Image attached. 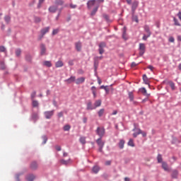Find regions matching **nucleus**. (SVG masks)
<instances>
[{"mask_svg":"<svg viewBox=\"0 0 181 181\" xmlns=\"http://www.w3.org/2000/svg\"><path fill=\"white\" fill-rule=\"evenodd\" d=\"M97 135L100 136V138H103L105 134V129L103 127H98L96 129Z\"/></svg>","mask_w":181,"mask_h":181,"instance_id":"nucleus-1","label":"nucleus"},{"mask_svg":"<svg viewBox=\"0 0 181 181\" xmlns=\"http://www.w3.org/2000/svg\"><path fill=\"white\" fill-rule=\"evenodd\" d=\"M44 115L46 119H50L54 115V110L45 111Z\"/></svg>","mask_w":181,"mask_h":181,"instance_id":"nucleus-2","label":"nucleus"},{"mask_svg":"<svg viewBox=\"0 0 181 181\" xmlns=\"http://www.w3.org/2000/svg\"><path fill=\"white\" fill-rule=\"evenodd\" d=\"M102 137H100L99 139H97L96 144H98L99 146V151L103 152V148H104L105 142L101 140Z\"/></svg>","mask_w":181,"mask_h":181,"instance_id":"nucleus-3","label":"nucleus"},{"mask_svg":"<svg viewBox=\"0 0 181 181\" xmlns=\"http://www.w3.org/2000/svg\"><path fill=\"white\" fill-rule=\"evenodd\" d=\"M146 49V47H145V44L144 43L139 44V50L140 56H144V54H145Z\"/></svg>","mask_w":181,"mask_h":181,"instance_id":"nucleus-4","label":"nucleus"},{"mask_svg":"<svg viewBox=\"0 0 181 181\" xmlns=\"http://www.w3.org/2000/svg\"><path fill=\"white\" fill-rule=\"evenodd\" d=\"M50 27H47L41 30V35L39 37V40H42V38L45 36V33H49Z\"/></svg>","mask_w":181,"mask_h":181,"instance_id":"nucleus-5","label":"nucleus"},{"mask_svg":"<svg viewBox=\"0 0 181 181\" xmlns=\"http://www.w3.org/2000/svg\"><path fill=\"white\" fill-rule=\"evenodd\" d=\"M58 7L57 6H51L49 7L48 11L51 13H56L57 12Z\"/></svg>","mask_w":181,"mask_h":181,"instance_id":"nucleus-6","label":"nucleus"},{"mask_svg":"<svg viewBox=\"0 0 181 181\" xmlns=\"http://www.w3.org/2000/svg\"><path fill=\"white\" fill-rule=\"evenodd\" d=\"M40 54L41 56L46 54V45H45V44L40 45Z\"/></svg>","mask_w":181,"mask_h":181,"instance_id":"nucleus-7","label":"nucleus"},{"mask_svg":"<svg viewBox=\"0 0 181 181\" xmlns=\"http://www.w3.org/2000/svg\"><path fill=\"white\" fill-rule=\"evenodd\" d=\"M95 5V0H89L87 2V7L88 9H91L93 6Z\"/></svg>","mask_w":181,"mask_h":181,"instance_id":"nucleus-8","label":"nucleus"},{"mask_svg":"<svg viewBox=\"0 0 181 181\" xmlns=\"http://www.w3.org/2000/svg\"><path fill=\"white\" fill-rule=\"evenodd\" d=\"M162 168L163 170L165 172H169L170 170L169 169V165H168V163L166 162H162Z\"/></svg>","mask_w":181,"mask_h":181,"instance_id":"nucleus-9","label":"nucleus"},{"mask_svg":"<svg viewBox=\"0 0 181 181\" xmlns=\"http://www.w3.org/2000/svg\"><path fill=\"white\" fill-rule=\"evenodd\" d=\"M75 47L77 52H81V47H82L81 42H76Z\"/></svg>","mask_w":181,"mask_h":181,"instance_id":"nucleus-10","label":"nucleus"},{"mask_svg":"<svg viewBox=\"0 0 181 181\" xmlns=\"http://www.w3.org/2000/svg\"><path fill=\"white\" fill-rule=\"evenodd\" d=\"M144 29L145 32L147 33V35H148V36H151L152 35V33L151 32V28H149V25H144Z\"/></svg>","mask_w":181,"mask_h":181,"instance_id":"nucleus-11","label":"nucleus"},{"mask_svg":"<svg viewBox=\"0 0 181 181\" xmlns=\"http://www.w3.org/2000/svg\"><path fill=\"white\" fill-rule=\"evenodd\" d=\"M86 110H95V107H93V103H91V101L88 102Z\"/></svg>","mask_w":181,"mask_h":181,"instance_id":"nucleus-12","label":"nucleus"},{"mask_svg":"<svg viewBox=\"0 0 181 181\" xmlns=\"http://www.w3.org/2000/svg\"><path fill=\"white\" fill-rule=\"evenodd\" d=\"M86 81V78L84 77H81L76 79V84H83Z\"/></svg>","mask_w":181,"mask_h":181,"instance_id":"nucleus-13","label":"nucleus"},{"mask_svg":"<svg viewBox=\"0 0 181 181\" xmlns=\"http://www.w3.org/2000/svg\"><path fill=\"white\" fill-rule=\"evenodd\" d=\"M74 81H76V76H71L69 78L65 80V83H68V84H71V83Z\"/></svg>","mask_w":181,"mask_h":181,"instance_id":"nucleus-14","label":"nucleus"},{"mask_svg":"<svg viewBox=\"0 0 181 181\" xmlns=\"http://www.w3.org/2000/svg\"><path fill=\"white\" fill-rule=\"evenodd\" d=\"M63 66H64V64L62 60H59L55 63V67H57V69H59V67H63Z\"/></svg>","mask_w":181,"mask_h":181,"instance_id":"nucleus-15","label":"nucleus"},{"mask_svg":"<svg viewBox=\"0 0 181 181\" xmlns=\"http://www.w3.org/2000/svg\"><path fill=\"white\" fill-rule=\"evenodd\" d=\"M30 169H32V170H36V169H37V163H36V161L31 163Z\"/></svg>","mask_w":181,"mask_h":181,"instance_id":"nucleus-16","label":"nucleus"},{"mask_svg":"<svg viewBox=\"0 0 181 181\" xmlns=\"http://www.w3.org/2000/svg\"><path fill=\"white\" fill-rule=\"evenodd\" d=\"M143 81H144V84L149 86V78L145 74L143 75Z\"/></svg>","mask_w":181,"mask_h":181,"instance_id":"nucleus-17","label":"nucleus"},{"mask_svg":"<svg viewBox=\"0 0 181 181\" xmlns=\"http://www.w3.org/2000/svg\"><path fill=\"white\" fill-rule=\"evenodd\" d=\"M64 4V1L63 0H55V5H57V6H62V5Z\"/></svg>","mask_w":181,"mask_h":181,"instance_id":"nucleus-18","label":"nucleus"},{"mask_svg":"<svg viewBox=\"0 0 181 181\" xmlns=\"http://www.w3.org/2000/svg\"><path fill=\"white\" fill-rule=\"evenodd\" d=\"M140 91H141V93H142V94H144V95H146L147 97H149V95H151V94H148L147 93L146 88H140Z\"/></svg>","mask_w":181,"mask_h":181,"instance_id":"nucleus-19","label":"nucleus"},{"mask_svg":"<svg viewBox=\"0 0 181 181\" xmlns=\"http://www.w3.org/2000/svg\"><path fill=\"white\" fill-rule=\"evenodd\" d=\"M179 175V172L177 170H174L172 173V177L173 179L177 178V175Z\"/></svg>","mask_w":181,"mask_h":181,"instance_id":"nucleus-20","label":"nucleus"},{"mask_svg":"<svg viewBox=\"0 0 181 181\" xmlns=\"http://www.w3.org/2000/svg\"><path fill=\"white\" fill-rule=\"evenodd\" d=\"M124 145H125V141L121 139L119 142V147L120 149H124Z\"/></svg>","mask_w":181,"mask_h":181,"instance_id":"nucleus-21","label":"nucleus"},{"mask_svg":"<svg viewBox=\"0 0 181 181\" xmlns=\"http://www.w3.org/2000/svg\"><path fill=\"white\" fill-rule=\"evenodd\" d=\"M92 172L93 173H98L100 172V167L95 165L92 169Z\"/></svg>","mask_w":181,"mask_h":181,"instance_id":"nucleus-22","label":"nucleus"},{"mask_svg":"<svg viewBox=\"0 0 181 181\" xmlns=\"http://www.w3.org/2000/svg\"><path fill=\"white\" fill-rule=\"evenodd\" d=\"M26 180L27 181H33L35 180V175H29L26 177Z\"/></svg>","mask_w":181,"mask_h":181,"instance_id":"nucleus-23","label":"nucleus"},{"mask_svg":"<svg viewBox=\"0 0 181 181\" xmlns=\"http://www.w3.org/2000/svg\"><path fill=\"white\" fill-rule=\"evenodd\" d=\"M123 34H122V38L124 39V40H127L128 37H127V28L124 27L123 28Z\"/></svg>","mask_w":181,"mask_h":181,"instance_id":"nucleus-24","label":"nucleus"},{"mask_svg":"<svg viewBox=\"0 0 181 181\" xmlns=\"http://www.w3.org/2000/svg\"><path fill=\"white\" fill-rule=\"evenodd\" d=\"M98 8L99 6H98L93 9L92 12L90 13L91 16H94V15L97 13V11H98Z\"/></svg>","mask_w":181,"mask_h":181,"instance_id":"nucleus-25","label":"nucleus"},{"mask_svg":"<svg viewBox=\"0 0 181 181\" xmlns=\"http://www.w3.org/2000/svg\"><path fill=\"white\" fill-rule=\"evenodd\" d=\"M43 65L46 66V67H52V62L50 61H45Z\"/></svg>","mask_w":181,"mask_h":181,"instance_id":"nucleus-26","label":"nucleus"},{"mask_svg":"<svg viewBox=\"0 0 181 181\" xmlns=\"http://www.w3.org/2000/svg\"><path fill=\"white\" fill-rule=\"evenodd\" d=\"M157 160H158V163H162V162H163V158H162V156L161 154H158L157 156Z\"/></svg>","mask_w":181,"mask_h":181,"instance_id":"nucleus-27","label":"nucleus"},{"mask_svg":"<svg viewBox=\"0 0 181 181\" xmlns=\"http://www.w3.org/2000/svg\"><path fill=\"white\" fill-rule=\"evenodd\" d=\"M101 106V100H96L94 103V107H95V108H97V107H100Z\"/></svg>","mask_w":181,"mask_h":181,"instance_id":"nucleus-28","label":"nucleus"},{"mask_svg":"<svg viewBox=\"0 0 181 181\" xmlns=\"http://www.w3.org/2000/svg\"><path fill=\"white\" fill-rule=\"evenodd\" d=\"M60 162L62 165H69L70 163V159H69L68 160L62 159L60 160Z\"/></svg>","mask_w":181,"mask_h":181,"instance_id":"nucleus-29","label":"nucleus"},{"mask_svg":"<svg viewBox=\"0 0 181 181\" xmlns=\"http://www.w3.org/2000/svg\"><path fill=\"white\" fill-rule=\"evenodd\" d=\"M79 142H81V144H82V145H85L86 144V137L85 136H82L79 139Z\"/></svg>","mask_w":181,"mask_h":181,"instance_id":"nucleus-30","label":"nucleus"},{"mask_svg":"<svg viewBox=\"0 0 181 181\" xmlns=\"http://www.w3.org/2000/svg\"><path fill=\"white\" fill-rule=\"evenodd\" d=\"M32 104L34 107H39V102L37 100H33Z\"/></svg>","mask_w":181,"mask_h":181,"instance_id":"nucleus-31","label":"nucleus"},{"mask_svg":"<svg viewBox=\"0 0 181 181\" xmlns=\"http://www.w3.org/2000/svg\"><path fill=\"white\" fill-rule=\"evenodd\" d=\"M21 53H22V50H21V49H16V55L17 57H19V56H21Z\"/></svg>","mask_w":181,"mask_h":181,"instance_id":"nucleus-32","label":"nucleus"},{"mask_svg":"<svg viewBox=\"0 0 181 181\" xmlns=\"http://www.w3.org/2000/svg\"><path fill=\"white\" fill-rule=\"evenodd\" d=\"M129 146H135V144H134V140L132 139H130L129 142H128Z\"/></svg>","mask_w":181,"mask_h":181,"instance_id":"nucleus-33","label":"nucleus"},{"mask_svg":"<svg viewBox=\"0 0 181 181\" xmlns=\"http://www.w3.org/2000/svg\"><path fill=\"white\" fill-rule=\"evenodd\" d=\"M129 98L130 101H134V93L132 92H129Z\"/></svg>","mask_w":181,"mask_h":181,"instance_id":"nucleus-34","label":"nucleus"},{"mask_svg":"<svg viewBox=\"0 0 181 181\" xmlns=\"http://www.w3.org/2000/svg\"><path fill=\"white\" fill-rule=\"evenodd\" d=\"M173 21L175 26H180V23H179V21H177L176 18H173Z\"/></svg>","mask_w":181,"mask_h":181,"instance_id":"nucleus-35","label":"nucleus"},{"mask_svg":"<svg viewBox=\"0 0 181 181\" xmlns=\"http://www.w3.org/2000/svg\"><path fill=\"white\" fill-rule=\"evenodd\" d=\"M4 21H5V22H6V23H9V22H11V16H6L4 17Z\"/></svg>","mask_w":181,"mask_h":181,"instance_id":"nucleus-36","label":"nucleus"},{"mask_svg":"<svg viewBox=\"0 0 181 181\" xmlns=\"http://www.w3.org/2000/svg\"><path fill=\"white\" fill-rule=\"evenodd\" d=\"M138 1H134L132 4V9H136L138 8Z\"/></svg>","mask_w":181,"mask_h":181,"instance_id":"nucleus-37","label":"nucleus"},{"mask_svg":"<svg viewBox=\"0 0 181 181\" xmlns=\"http://www.w3.org/2000/svg\"><path fill=\"white\" fill-rule=\"evenodd\" d=\"M138 134H141V135L143 136H146V132H142V130H141V129H138Z\"/></svg>","mask_w":181,"mask_h":181,"instance_id":"nucleus-38","label":"nucleus"},{"mask_svg":"<svg viewBox=\"0 0 181 181\" xmlns=\"http://www.w3.org/2000/svg\"><path fill=\"white\" fill-rule=\"evenodd\" d=\"M32 118H33V119H34V121H36V119H37L39 118V116L37 115V113H34L32 115Z\"/></svg>","mask_w":181,"mask_h":181,"instance_id":"nucleus-39","label":"nucleus"},{"mask_svg":"<svg viewBox=\"0 0 181 181\" xmlns=\"http://www.w3.org/2000/svg\"><path fill=\"white\" fill-rule=\"evenodd\" d=\"M98 116L99 117H103V115H104V109H100L99 111H98Z\"/></svg>","mask_w":181,"mask_h":181,"instance_id":"nucleus-40","label":"nucleus"},{"mask_svg":"<svg viewBox=\"0 0 181 181\" xmlns=\"http://www.w3.org/2000/svg\"><path fill=\"white\" fill-rule=\"evenodd\" d=\"M98 67V62H97L96 59H95V62H94V68H95V71H97V69Z\"/></svg>","mask_w":181,"mask_h":181,"instance_id":"nucleus-41","label":"nucleus"},{"mask_svg":"<svg viewBox=\"0 0 181 181\" xmlns=\"http://www.w3.org/2000/svg\"><path fill=\"white\" fill-rule=\"evenodd\" d=\"M105 46H107V45L105 44V42H100V43L99 44V48L104 49V47H105Z\"/></svg>","mask_w":181,"mask_h":181,"instance_id":"nucleus-42","label":"nucleus"},{"mask_svg":"<svg viewBox=\"0 0 181 181\" xmlns=\"http://www.w3.org/2000/svg\"><path fill=\"white\" fill-rule=\"evenodd\" d=\"M70 128H71L70 125L66 124L64 127V131H70Z\"/></svg>","mask_w":181,"mask_h":181,"instance_id":"nucleus-43","label":"nucleus"},{"mask_svg":"<svg viewBox=\"0 0 181 181\" xmlns=\"http://www.w3.org/2000/svg\"><path fill=\"white\" fill-rule=\"evenodd\" d=\"M41 21H42V19H40V18H39V17H35V22L36 23H39Z\"/></svg>","mask_w":181,"mask_h":181,"instance_id":"nucleus-44","label":"nucleus"},{"mask_svg":"<svg viewBox=\"0 0 181 181\" xmlns=\"http://www.w3.org/2000/svg\"><path fill=\"white\" fill-rule=\"evenodd\" d=\"M6 51V48L4 46H0V52H5Z\"/></svg>","mask_w":181,"mask_h":181,"instance_id":"nucleus-45","label":"nucleus"},{"mask_svg":"<svg viewBox=\"0 0 181 181\" xmlns=\"http://www.w3.org/2000/svg\"><path fill=\"white\" fill-rule=\"evenodd\" d=\"M91 91H92V93H97V88H95V86H92Z\"/></svg>","mask_w":181,"mask_h":181,"instance_id":"nucleus-46","label":"nucleus"},{"mask_svg":"<svg viewBox=\"0 0 181 181\" xmlns=\"http://www.w3.org/2000/svg\"><path fill=\"white\" fill-rule=\"evenodd\" d=\"M170 86L171 87L172 90H175V83L170 81Z\"/></svg>","mask_w":181,"mask_h":181,"instance_id":"nucleus-47","label":"nucleus"},{"mask_svg":"<svg viewBox=\"0 0 181 181\" xmlns=\"http://www.w3.org/2000/svg\"><path fill=\"white\" fill-rule=\"evenodd\" d=\"M168 40L171 43H175V38L173 37H170Z\"/></svg>","mask_w":181,"mask_h":181,"instance_id":"nucleus-48","label":"nucleus"},{"mask_svg":"<svg viewBox=\"0 0 181 181\" xmlns=\"http://www.w3.org/2000/svg\"><path fill=\"white\" fill-rule=\"evenodd\" d=\"M103 18L105 21H110V17L107 14H103Z\"/></svg>","mask_w":181,"mask_h":181,"instance_id":"nucleus-49","label":"nucleus"},{"mask_svg":"<svg viewBox=\"0 0 181 181\" xmlns=\"http://www.w3.org/2000/svg\"><path fill=\"white\" fill-rule=\"evenodd\" d=\"M59 33V29H55L52 31V35H57Z\"/></svg>","mask_w":181,"mask_h":181,"instance_id":"nucleus-50","label":"nucleus"},{"mask_svg":"<svg viewBox=\"0 0 181 181\" xmlns=\"http://www.w3.org/2000/svg\"><path fill=\"white\" fill-rule=\"evenodd\" d=\"M70 8H71L72 9H76V8H77V5L71 4Z\"/></svg>","mask_w":181,"mask_h":181,"instance_id":"nucleus-51","label":"nucleus"},{"mask_svg":"<svg viewBox=\"0 0 181 181\" xmlns=\"http://www.w3.org/2000/svg\"><path fill=\"white\" fill-rule=\"evenodd\" d=\"M35 97H36V91L33 92L31 94V98L33 99Z\"/></svg>","mask_w":181,"mask_h":181,"instance_id":"nucleus-52","label":"nucleus"},{"mask_svg":"<svg viewBox=\"0 0 181 181\" xmlns=\"http://www.w3.org/2000/svg\"><path fill=\"white\" fill-rule=\"evenodd\" d=\"M133 20H134V21L136 22V23H138L139 22L138 16H133Z\"/></svg>","mask_w":181,"mask_h":181,"instance_id":"nucleus-53","label":"nucleus"},{"mask_svg":"<svg viewBox=\"0 0 181 181\" xmlns=\"http://www.w3.org/2000/svg\"><path fill=\"white\" fill-rule=\"evenodd\" d=\"M151 36H148V34H147V35H144L143 36V40H146L148 39V37H150Z\"/></svg>","mask_w":181,"mask_h":181,"instance_id":"nucleus-54","label":"nucleus"},{"mask_svg":"<svg viewBox=\"0 0 181 181\" xmlns=\"http://www.w3.org/2000/svg\"><path fill=\"white\" fill-rule=\"evenodd\" d=\"M99 53L100 54H103V53H104V48L99 47Z\"/></svg>","mask_w":181,"mask_h":181,"instance_id":"nucleus-55","label":"nucleus"},{"mask_svg":"<svg viewBox=\"0 0 181 181\" xmlns=\"http://www.w3.org/2000/svg\"><path fill=\"white\" fill-rule=\"evenodd\" d=\"M45 2V0H39V4H38V8L40 7V6L42 5V4Z\"/></svg>","mask_w":181,"mask_h":181,"instance_id":"nucleus-56","label":"nucleus"},{"mask_svg":"<svg viewBox=\"0 0 181 181\" xmlns=\"http://www.w3.org/2000/svg\"><path fill=\"white\" fill-rule=\"evenodd\" d=\"M105 165H106L107 166H110V165H111V160H107L105 163Z\"/></svg>","mask_w":181,"mask_h":181,"instance_id":"nucleus-57","label":"nucleus"},{"mask_svg":"<svg viewBox=\"0 0 181 181\" xmlns=\"http://www.w3.org/2000/svg\"><path fill=\"white\" fill-rule=\"evenodd\" d=\"M31 59H32V57H30V55L26 56V60H28V62H30Z\"/></svg>","mask_w":181,"mask_h":181,"instance_id":"nucleus-58","label":"nucleus"},{"mask_svg":"<svg viewBox=\"0 0 181 181\" xmlns=\"http://www.w3.org/2000/svg\"><path fill=\"white\" fill-rule=\"evenodd\" d=\"M55 148H56L57 151H62V147H60V146H57L55 147Z\"/></svg>","mask_w":181,"mask_h":181,"instance_id":"nucleus-59","label":"nucleus"},{"mask_svg":"<svg viewBox=\"0 0 181 181\" xmlns=\"http://www.w3.org/2000/svg\"><path fill=\"white\" fill-rule=\"evenodd\" d=\"M58 117L59 118H62V117H63V112H60L58 113Z\"/></svg>","mask_w":181,"mask_h":181,"instance_id":"nucleus-60","label":"nucleus"},{"mask_svg":"<svg viewBox=\"0 0 181 181\" xmlns=\"http://www.w3.org/2000/svg\"><path fill=\"white\" fill-rule=\"evenodd\" d=\"M148 69H149V70H151V71H153V66L152 65H150L148 66Z\"/></svg>","mask_w":181,"mask_h":181,"instance_id":"nucleus-61","label":"nucleus"},{"mask_svg":"<svg viewBox=\"0 0 181 181\" xmlns=\"http://www.w3.org/2000/svg\"><path fill=\"white\" fill-rule=\"evenodd\" d=\"M43 139H44V141H43V142H42V144H46V142H47V137H46V136H45L44 138H43Z\"/></svg>","mask_w":181,"mask_h":181,"instance_id":"nucleus-62","label":"nucleus"},{"mask_svg":"<svg viewBox=\"0 0 181 181\" xmlns=\"http://www.w3.org/2000/svg\"><path fill=\"white\" fill-rule=\"evenodd\" d=\"M53 105L54 106V107H58V105H57V102L56 101V100H53Z\"/></svg>","mask_w":181,"mask_h":181,"instance_id":"nucleus-63","label":"nucleus"},{"mask_svg":"<svg viewBox=\"0 0 181 181\" xmlns=\"http://www.w3.org/2000/svg\"><path fill=\"white\" fill-rule=\"evenodd\" d=\"M138 64H136V63L135 62H132V67H136V66H137Z\"/></svg>","mask_w":181,"mask_h":181,"instance_id":"nucleus-64","label":"nucleus"}]
</instances>
